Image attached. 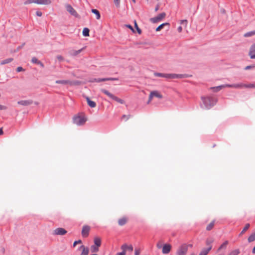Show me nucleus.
I'll list each match as a JSON object with an SVG mask.
<instances>
[{
    "mask_svg": "<svg viewBox=\"0 0 255 255\" xmlns=\"http://www.w3.org/2000/svg\"><path fill=\"white\" fill-rule=\"evenodd\" d=\"M201 100L203 104L201 105L202 108L205 109H210L218 102V99L213 96L202 97Z\"/></svg>",
    "mask_w": 255,
    "mask_h": 255,
    "instance_id": "f257e3e1",
    "label": "nucleus"
},
{
    "mask_svg": "<svg viewBox=\"0 0 255 255\" xmlns=\"http://www.w3.org/2000/svg\"><path fill=\"white\" fill-rule=\"evenodd\" d=\"M154 75L156 77H163L167 79H181L187 77L185 74H164L155 72Z\"/></svg>",
    "mask_w": 255,
    "mask_h": 255,
    "instance_id": "f03ea898",
    "label": "nucleus"
},
{
    "mask_svg": "<svg viewBox=\"0 0 255 255\" xmlns=\"http://www.w3.org/2000/svg\"><path fill=\"white\" fill-rule=\"evenodd\" d=\"M87 121L86 116L82 114L75 115L73 118V123L78 126L84 125Z\"/></svg>",
    "mask_w": 255,
    "mask_h": 255,
    "instance_id": "7ed1b4c3",
    "label": "nucleus"
},
{
    "mask_svg": "<svg viewBox=\"0 0 255 255\" xmlns=\"http://www.w3.org/2000/svg\"><path fill=\"white\" fill-rule=\"evenodd\" d=\"M188 250V245L183 244L180 246L177 250L176 255H186Z\"/></svg>",
    "mask_w": 255,
    "mask_h": 255,
    "instance_id": "20e7f679",
    "label": "nucleus"
},
{
    "mask_svg": "<svg viewBox=\"0 0 255 255\" xmlns=\"http://www.w3.org/2000/svg\"><path fill=\"white\" fill-rule=\"evenodd\" d=\"M101 91L106 95L107 96L111 98L112 99L114 100L115 101H117V102L120 103V104H124V101L122 99H121L119 98L118 97L115 96L110 92H109L108 90H105L104 89H101Z\"/></svg>",
    "mask_w": 255,
    "mask_h": 255,
    "instance_id": "39448f33",
    "label": "nucleus"
},
{
    "mask_svg": "<svg viewBox=\"0 0 255 255\" xmlns=\"http://www.w3.org/2000/svg\"><path fill=\"white\" fill-rule=\"evenodd\" d=\"M55 83L57 84H61L63 85H69L70 86L78 85L80 83V82L78 81H70L69 80H57L55 81Z\"/></svg>",
    "mask_w": 255,
    "mask_h": 255,
    "instance_id": "423d86ee",
    "label": "nucleus"
},
{
    "mask_svg": "<svg viewBox=\"0 0 255 255\" xmlns=\"http://www.w3.org/2000/svg\"><path fill=\"white\" fill-rule=\"evenodd\" d=\"M65 7L67 11L69 12L72 15L74 16L76 18H80V16L79 14L70 4H67L66 5Z\"/></svg>",
    "mask_w": 255,
    "mask_h": 255,
    "instance_id": "0eeeda50",
    "label": "nucleus"
},
{
    "mask_svg": "<svg viewBox=\"0 0 255 255\" xmlns=\"http://www.w3.org/2000/svg\"><path fill=\"white\" fill-rule=\"evenodd\" d=\"M166 16V13L165 12H162L158 14L157 16L151 18L150 19V21L153 23H155L160 21H161L162 19H163Z\"/></svg>",
    "mask_w": 255,
    "mask_h": 255,
    "instance_id": "6e6552de",
    "label": "nucleus"
},
{
    "mask_svg": "<svg viewBox=\"0 0 255 255\" xmlns=\"http://www.w3.org/2000/svg\"><path fill=\"white\" fill-rule=\"evenodd\" d=\"M155 97L158 98H162V96L157 91H151L150 93L149 96V99L147 101V103L148 104L150 103L153 97Z\"/></svg>",
    "mask_w": 255,
    "mask_h": 255,
    "instance_id": "1a4fd4ad",
    "label": "nucleus"
},
{
    "mask_svg": "<svg viewBox=\"0 0 255 255\" xmlns=\"http://www.w3.org/2000/svg\"><path fill=\"white\" fill-rule=\"evenodd\" d=\"M67 231L62 228H58L55 229L53 232V235L62 236L67 233Z\"/></svg>",
    "mask_w": 255,
    "mask_h": 255,
    "instance_id": "9d476101",
    "label": "nucleus"
},
{
    "mask_svg": "<svg viewBox=\"0 0 255 255\" xmlns=\"http://www.w3.org/2000/svg\"><path fill=\"white\" fill-rule=\"evenodd\" d=\"M172 248L171 245L169 244H164L162 248V252L163 254H167L170 253Z\"/></svg>",
    "mask_w": 255,
    "mask_h": 255,
    "instance_id": "9b49d317",
    "label": "nucleus"
},
{
    "mask_svg": "<svg viewBox=\"0 0 255 255\" xmlns=\"http://www.w3.org/2000/svg\"><path fill=\"white\" fill-rule=\"evenodd\" d=\"M90 228L88 226H84L82 230V235L84 237H87L89 235Z\"/></svg>",
    "mask_w": 255,
    "mask_h": 255,
    "instance_id": "f8f14e48",
    "label": "nucleus"
},
{
    "mask_svg": "<svg viewBox=\"0 0 255 255\" xmlns=\"http://www.w3.org/2000/svg\"><path fill=\"white\" fill-rule=\"evenodd\" d=\"M245 86V84L243 83H238V84H227V86L229 88H233L236 89H242L244 88Z\"/></svg>",
    "mask_w": 255,
    "mask_h": 255,
    "instance_id": "ddd939ff",
    "label": "nucleus"
},
{
    "mask_svg": "<svg viewBox=\"0 0 255 255\" xmlns=\"http://www.w3.org/2000/svg\"><path fill=\"white\" fill-rule=\"evenodd\" d=\"M33 103L32 101L31 100H21L17 102V104L23 106H27L30 105Z\"/></svg>",
    "mask_w": 255,
    "mask_h": 255,
    "instance_id": "4468645a",
    "label": "nucleus"
},
{
    "mask_svg": "<svg viewBox=\"0 0 255 255\" xmlns=\"http://www.w3.org/2000/svg\"><path fill=\"white\" fill-rule=\"evenodd\" d=\"M80 250H82V253L80 255H88L89 253V248L85 247L84 245L80 246Z\"/></svg>",
    "mask_w": 255,
    "mask_h": 255,
    "instance_id": "2eb2a0df",
    "label": "nucleus"
},
{
    "mask_svg": "<svg viewBox=\"0 0 255 255\" xmlns=\"http://www.w3.org/2000/svg\"><path fill=\"white\" fill-rule=\"evenodd\" d=\"M249 55L251 59H255V43L251 47Z\"/></svg>",
    "mask_w": 255,
    "mask_h": 255,
    "instance_id": "dca6fc26",
    "label": "nucleus"
},
{
    "mask_svg": "<svg viewBox=\"0 0 255 255\" xmlns=\"http://www.w3.org/2000/svg\"><path fill=\"white\" fill-rule=\"evenodd\" d=\"M121 249L126 253V251L128 250L130 252L133 251V247L132 245H127V244H124L121 247Z\"/></svg>",
    "mask_w": 255,
    "mask_h": 255,
    "instance_id": "f3484780",
    "label": "nucleus"
},
{
    "mask_svg": "<svg viewBox=\"0 0 255 255\" xmlns=\"http://www.w3.org/2000/svg\"><path fill=\"white\" fill-rule=\"evenodd\" d=\"M51 3V0H35V3L38 4L48 5Z\"/></svg>",
    "mask_w": 255,
    "mask_h": 255,
    "instance_id": "a211bd4d",
    "label": "nucleus"
},
{
    "mask_svg": "<svg viewBox=\"0 0 255 255\" xmlns=\"http://www.w3.org/2000/svg\"><path fill=\"white\" fill-rule=\"evenodd\" d=\"M83 50V48H81L78 50L72 49L69 52V53L72 56H76L78 55L79 53H80Z\"/></svg>",
    "mask_w": 255,
    "mask_h": 255,
    "instance_id": "6ab92c4d",
    "label": "nucleus"
},
{
    "mask_svg": "<svg viewBox=\"0 0 255 255\" xmlns=\"http://www.w3.org/2000/svg\"><path fill=\"white\" fill-rule=\"evenodd\" d=\"M226 87H228L227 84H224V85H222L218 86L215 87H211V89H212L214 92H218L220 90H221L222 89L226 88Z\"/></svg>",
    "mask_w": 255,
    "mask_h": 255,
    "instance_id": "aec40b11",
    "label": "nucleus"
},
{
    "mask_svg": "<svg viewBox=\"0 0 255 255\" xmlns=\"http://www.w3.org/2000/svg\"><path fill=\"white\" fill-rule=\"evenodd\" d=\"M88 105L91 108H95L96 106V104L95 102L91 101L88 97L86 98Z\"/></svg>",
    "mask_w": 255,
    "mask_h": 255,
    "instance_id": "412c9836",
    "label": "nucleus"
},
{
    "mask_svg": "<svg viewBox=\"0 0 255 255\" xmlns=\"http://www.w3.org/2000/svg\"><path fill=\"white\" fill-rule=\"evenodd\" d=\"M212 246L209 247L208 249H204L200 253L199 255H207L209 251L211 250Z\"/></svg>",
    "mask_w": 255,
    "mask_h": 255,
    "instance_id": "4be33fe9",
    "label": "nucleus"
},
{
    "mask_svg": "<svg viewBox=\"0 0 255 255\" xmlns=\"http://www.w3.org/2000/svg\"><path fill=\"white\" fill-rule=\"evenodd\" d=\"M94 244L95 246L99 247L101 245V240L99 237H95L94 238Z\"/></svg>",
    "mask_w": 255,
    "mask_h": 255,
    "instance_id": "5701e85b",
    "label": "nucleus"
},
{
    "mask_svg": "<svg viewBox=\"0 0 255 255\" xmlns=\"http://www.w3.org/2000/svg\"><path fill=\"white\" fill-rule=\"evenodd\" d=\"M12 61H13V58H7V59H6L2 60L0 62V64L1 65H4V64L9 63L11 62Z\"/></svg>",
    "mask_w": 255,
    "mask_h": 255,
    "instance_id": "b1692460",
    "label": "nucleus"
},
{
    "mask_svg": "<svg viewBox=\"0 0 255 255\" xmlns=\"http://www.w3.org/2000/svg\"><path fill=\"white\" fill-rule=\"evenodd\" d=\"M91 11H92V13H93L96 14V18L97 19H99L100 18L101 15H100V13L99 11L97 9H92L91 10Z\"/></svg>",
    "mask_w": 255,
    "mask_h": 255,
    "instance_id": "393cba45",
    "label": "nucleus"
},
{
    "mask_svg": "<svg viewBox=\"0 0 255 255\" xmlns=\"http://www.w3.org/2000/svg\"><path fill=\"white\" fill-rule=\"evenodd\" d=\"M169 25V23H167V22L162 23V24H160L159 26H158L156 28V31H160L161 29H162V28H163V27H164L165 25Z\"/></svg>",
    "mask_w": 255,
    "mask_h": 255,
    "instance_id": "a878e982",
    "label": "nucleus"
},
{
    "mask_svg": "<svg viewBox=\"0 0 255 255\" xmlns=\"http://www.w3.org/2000/svg\"><path fill=\"white\" fill-rule=\"evenodd\" d=\"M228 243H229L228 241H225L223 244H222L221 245V246L218 249V251H219L220 250H221L223 249H226Z\"/></svg>",
    "mask_w": 255,
    "mask_h": 255,
    "instance_id": "bb28decb",
    "label": "nucleus"
},
{
    "mask_svg": "<svg viewBox=\"0 0 255 255\" xmlns=\"http://www.w3.org/2000/svg\"><path fill=\"white\" fill-rule=\"evenodd\" d=\"M83 35L84 36H88L89 35V29L88 28H84L83 30Z\"/></svg>",
    "mask_w": 255,
    "mask_h": 255,
    "instance_id": "cd10ccee",
    "label": "nucleus"
},
{
    "mask_svg": "<svg viewBox=\"0 0 255 255\" xmlns=\"http://www.w3.org/2000/svg\"><path fill=\"white\" fill-rule=\"evenodd\" d=\"M127 222V220L125 218H122L119 220L118 223L120 226L124 225Z\"/></svg>",
    "mask_w": 255,
    "mask_h": 255,
    "instance_id": "c85d7f7f",
    "label": "nucleus"
},
{
    "mask_svg": "<svg viewBox=\"0 0 255 255\" xmlns=\"http://www.w3.org/2000/svg\"><path fill=\"white\" fill-rule=\"evenodd\" d=\"M255 241V233L251 235L248 238V242H252Z\"/></svg>",
    "mask_w": 255,
    "mask_h": 255,
    "instance_id": "c756f323",
    "label": "nucleus"
},
{
    "mask_svg": "<svg viewBox=\"0 0 255 255\" xmlns=\"http://www.w3.org/2000/svg\"><path fill=\"white\" fill-rule=\"evenodd\" d=\"M91 252L92 253H96V252H98V251H99V247L96 246H95V245H92L91 247Z\"/></svg>",
    "mask_w": 255,
    "mask_h": 255,
    "instance_id": "7c9ffc66",
    "label": "nucleus"
},
{
    "mask_svg": "<svg viewBox=\"0 0 255 255\" xmlns=\"http://www.w3.org/2000/svg\"><path fill=\"white\" fill-rule=\"evenodd\" d=\"M240 253L239 249H236L232 251L229 255H238Z\"/></svg>",
    "mask_w": 255,
    "mask_h": 255,
    "instance_id": "2f4dec72",
    "label": "nucleus"
},
{
    "mask_svg": "<svg viewBox=\"0 0 255 255\" xmlns=\"http://www.w3.org/2000/svg\"><path fill=\"white\" fill-rule=\"evenodd\" d=\"M250 226V225L249 224H247L242 231L240 234L239 236H240L243 234L249 228Z\"/></svg>",
    "mask_w": 255,
    "mask_h": 255,
    "instance_id": "473e14b6",
    "label": "nucleus"
},
{
    "mask_svg": "<svg viewBox=\"0 0 255 255\" xmlns=\"http://www.w3.org/2000/svg\"><path fill=\"white\" fill-rule=\"evenodd\" d=\"M255 34V31H252L246 33L244 34V36L246 37H250Z\"/></svg>",
    "mask_w": 255,
    "mask_h": 255,
    "instance_id": "72a5a7b5",
    "label": "nucleus"
},
{
    "mask_svg": "<svg viewBox=\"0 0 255 255\" xmlns=\"http://www.w3.org/2000/svg\"><path fill=\"white\" fill-rule=\"evenodd\" d=\"M214 226V221H212L206 227V230L208 231L211 230Z\"/></svg>",
    "mask_w": 255,
    "mask_h": 255,
    "instance_id": "f704fd0d",
    "label": "nucleus"
},
{
    "mask_svg": "<svg viewBox=\"0 0 255 255\" xmlns=\"http://www.w3.org/2000/svg\"><path fill=\"white\" fill-rule=\"evenodd\" d=\"M244 88H255V84H245Z\"/></svg>",
    "mask_w": 255,
    "mask_h": 255,
    "instance_id": "c9c22d12",
    "label": "nucleus"
},
{
    "mask_svg": "<svg viewBox=\"0 0 255 255\" xmlns=\"http://www.w3.org/2000/svg\"><path fill=\"white\" fill-rule=\"evenodd\" d=\"M113 1L117 7H120L121 0H113Z\"/></svg>",
    "mask_w": 255,
    "mask_h": 255,
    "instance_id": "e433bc0d",
    "label": "nucleus"
},
{
    "mask_svg": "<svg viewBox=\"0 0 255 255\" xmlns=\"http://www.w3.org/2000/svg\"><path fill=\"white\" fill-rule=\"evenodd\" d=\"M32 3H35V0H26L24 2L25 5L28 4Z\"/></svg>",
    "mask_w": 255,
    "mask_h": 255,
    "instance_id": "4c0bfd02",
    "label": "nucleus"
},
{
    "mask_svg": "<svg viewBox=\"0 0 255 255\" xmlns=\"http://www.w3.org/2000/svg\"><path fill=\"white\" fill-rule=\"evenodd\" d=\"M134 26L137 30V32L139 33V34H140L141 33V29L138 27L137 26V23L136 22V21H134Z\"/></svg>",
    "mask_w": 255,
    "mask_h": 255,
    "instance_id": "58836bf2",
    "label": "nucleus"
},
{
    "mask_svg": "<svg viewBox=\"0 0 255 255\" xmlns=\"http://www.w3.org/2000/svg\"><path fill=\"white\" fill-rule=\"evenodd\" d=\"M180 24L184 25L185 27H186L188 23V21L186 19L181 20L180 22Z\"/></svg>",
    "mask_w": 255,
    "mask_h": 255,
    "instance_id": "ea45409f",
    "label": "nucleus"
},
{
    "mask_svg": "<svg viewBox=\"0 0 255 255\" xmlns=\"http://www.w3.org/2000/svg\"><path fill=\"white\" fill-rule=\"evenodd\" d=\"M156 247L158 249L162 248V242L161 241H159L156 244Z\"/></svg>",
    "mask_w": 255,
    "mask_h": 255,
    "instance_id": "a19ab883",
    "label": "nucleus"
},
{
    "mask_svg": "<svg viewBox=\"0 0 255 255\" xmlns=\"http://www.w3.org/2000/svg\"><path fill=\"white\" fill-rule=\"evenodd\" d=\"M31 62L33 63H36V64H38V62H39V61L38 60V59L34 57L32 58L31 59Z\"/></svg>",
    "mask_w": 255,
    "mask_h": 255,
    "instance_id": "79ce46f5",
    "label": "nucleus"
},
{
    "mask_svg": "<svg viewBox=\"0 0 255 255\" xmlns=\"http://www.w3.org/2000/svg\"><path fill=\"white\" fill-rule=\"evenodd\" d=\"M213 242V240H207L206 241V245L207 246H210L209 247H210V246H211V245Z\"/></svg>",
    "mask_w": 255,
    "mask_h": 255,
    "instance_id": "37998d69",
    "label": "nucleus"
},
{
    "mask_svg": "<svg viewBox=\"0 0 255 255\" xmlns=\"http://www.w3.org/2000/svg\"><path fill=\"white\" fill-rule=\"evenodd\" d=\"M125 26L130 29L133 32H135V31L131 25L129 24H126L125 25Z\"/></svg>",
    "mask_w": 255,
    "mask_h": 255,
    "instance_id": "c03bdc74",
    "label": "nucleus"
},
{
    "mask_svg": "<svg viewBox=\"0 0 255 255\" xmlns=\"http://www.w3.org/2000/svg\"><path fill=\"white\" fill-rule=\"evenodd\" d=\"M56 58L59 61H62L64 60V58L61 55H57Z\"/></svg>",
    "mask_w": 255,
    "mask_h": 255,
    "instance_id": "a18cd8bd",
    "label": "nucleus"
},
{
    "mask_svg": "<svg viewBox=\"0 0 255 255\" xmlns=\"http://www.w3.org/2000/svg\"><path fill=\"white\" fill-rule=\"evenodd\" d=\"M118 80V79L117 78H107L106 81H115Z\"/></svg>",
    "mask_w": 255,
    "mask_h": 255,
    "instance_id": "49530a36",
    "label": "nucleus"
},
{
    "mask_svg": "<svg viewBox=\"0 0 255 255\" xmlns=\"http://www.w3.org/2000/svg\"><path fill=\"white\" fill-rule=\"evenodd\" d=\"M24 71V69H23V68L22 67H18L16 68V71L17 72H21V71Z\"/></svg>",
    "mask_w": 255,
    "mask_h": 255,
    "instance_id": "de8ad7c7",
    "label": "nucleus"
},
{
    "mask_svg": "<svg viewBox=\"0 0 255 255\" xmlns=\"http://www.w3.org/2000/svg\"><path fill=\"white\" fill-rule=\"evenodd\" d=\"M81 243H82L81 240H78V241H75L73 244V246L75 247L77 244H81Z\"/></svg>",
    "mask_w": 255,
    "mask_h": 255,
    "instance_id": "09e8293b",
    "label": "nucleus"
},
{
    "mask_svg": "<svg viewBox=\"0 0 255 255\" xmlns=\"http://www.w3.org/2000/svg\"><path fill=\"white\" fill-rule=\"evenodd\" d=\"M106 81V78H98V82Z\"/></svg>",
    "mask_w": 255,
    "mask_h": 255,
    "instance_id": "8fccbe9b",
    "label": "nucleus"
},
{
    "mask_svg": "<svg viewBox=\"0 0 255 255\" xmlns=\"http://www.w3.org/2000/svg\"><path fill=\"white\" fill-rule=\"evenodd\" d=\"M36 14L38 16H41L42 15V13L40 11H37L36 12Z\"/></svg>",
    "mask_w": 255,
    "mask_h": 255,
    "instance_id": "3c124183",
    "label": "nucleus"
},
{
    "mask_svg": "<svg viewBox=\"0 0 255 255\" xmlns=\"http://www.w3.org/2000/svg\"><path fill=\"white\" fill-rule=\"evenodd\" d=\"M140 254V251L139 250H138V249H135V255H139Z\"/></svg>",
    "mask_w": 255,
    "mask_h": 255,
    "instance_id": "603ef678",
    "label": "nucleus"
},
{
    "mask_svg": "<svg viewBox=\"0 0 255 255\" xmlns=\"http://www.w3.org/2000/svg\"><path fill=\"white\" fill-rule=\"evenodd\" d=\"M177 30L179 32H181L182 31V27L181 26H179L177 28Z\"/></svg>",
    "mask_w": 255,
    "mask_h": 255,
    "instance_id": "864d4df0",
    "label": "nucleus"
},
{
    "mask_svg": "<svg viewBox=\"0 0 255 255\" xmlns=\"http://www.w3.org/2000/svg\"><path fill=\"white\" fill-rule=\"evenodd\" d=\"M6 109V108L5 106L0 105V110H5Z\"/></svg>",
    "mask_w": 255,
    "mask_h": 255,
    "instance_id": "5fc2aeb1",
    "label": "nucleus"
},
{
    "mask_svg": "<svg viewBox=\"0 0 255 255\" xmlns=\"http://www.w3.org/2000/svg\"><path fill=\"white\" fill-rule=\"evenodd\" d=\"M126 253L123 251L121 253H119L117 254V255H126Z\"/></svg>",
    "mask_w": 255,
    "mask_h": 255,
    "instance_id": "6e6d98bb",
    "label": "nucleus"
},
{
    "mask_svg": "<svg viewBox=\"0 0 255 255\" xmlns=\"http://www.w3.org/2000/svg\"><path fill=\"white\" fill-rule=\"evenodd\" d=\"M37 64L39 65L41 67H44L43 64L41 62H40V61H39V62H38Z\"/></svg>",
    "mask_w": 255,
    "mask_h": 255,
    "instance_id": "4d7b16f0",
    "label": "nucleus"
},
{
    "mask_svg": "<svg viewBox=\"0 0 255 255\" xmlns=\"http://www.w3.org/2000/svg\"><path fill=\"white\" fill-rule=\"evenodd\" d=\"M252 68V66H247L245 68V70H249Z\"/></svg>",
    "mask_w": 255,
    "mask_h": 255,
    "instance_id": "13d9d810",
    "label": "nucleus"
},
{
    "mask_svg": "<svg viewBox=\"0 0 255 255\" xmlns=\"http://www.w3.org/2000/svg\"><path fill=\"white\" fill-rule=\"evenodd\" d=\"M92 82H98V78L93 79L91 81Z\"/></svg>",
    "mask_w": 255,
    "mask_h": 255,
    "instance_id": "bf43d9fd",
    "label": "nucleus"
},
{
    "mask_svg": "<svg viewBox=\"0 0 255 255\" xmlns=\"http://www.w3.org/2000/svg\"><path fill=\"white\" fill-rule=\"evenodd\" d=\"M159 4H157L155 8V11H157L159 9Z\"/></svg>",
    "mask_w": 255,
    "mask_h": 255,
    "instance_id": "052dcab7",
    "label": "nucleus"
},
{
    "mask_svg": "<svg viewBox=\"0 0 255 255\" xmlns=\"http://www.w3.org/2000/svg\"><path fill=\"white\" fill-rule=\"evenodd\" d=\"M3 133L2 130L1 128H0V135L2 134Z\"/></svg>",
    "mask_w": 255,
    "mask_h": 255,
    "instance_id": "680f3d73",
    "label": "nucleus"
},
{
    "mask_svg": "<svg viewBox=\"0 0 255 255\" xmlns=\"http://www.w3.org/2000/svg\"><path fill=\"white\" fill-rule=\"evenodd\" d=\"M126 117H127V119H128V118H129V116H126V115H124V116H123V118H126Z\"/></svg>",
    "mask_w": 255,
    "mask_h": 255,
    "instance_id": "e2e57ef3",
    "label": "nucleus"
},
{
    "mask_svg": "<svg viewBox=\"0 0 255 255\" xmlns=\"http://www.w3.org/2000/svg\"><path fill=\"white\" fill-rule=\"evenodd\" d=\"M188 245V247H192V245L191 244H189V245Z\"/></svg>",
    "mask_w": 255,
    "mask_h": 255,
    "instance_id": "0e129e2a",
    "label": "nucleus"
},
{
    "mask_svg": "<svg viewBox=\"0 0 255 255\" xmlns=\"http://www.w3.org/2000/svg\"><path fill=\"white\" fill-rule=\"evenodd\" d=\"M132 1L134 2V3H135V0H132Z\"/></svg>",
    "mask_w": 255,
    "mask_h": 255,
    "instance_id": "69168bd1",
    "label": "nucleus"
},
{
    "mask_svg": "<svg viewBox=\"0 0 255 255\" xmlns=\"http://www.w3.org/2000/svg\"><path fill=\"white\" fill-rule=\"evenodd\" d=\"M21 47H22V46H19V47H18V49H20Z\"/></svg>",
    "mask_w": 255,
    "mask_h": 255,
    "instance_id": "338daca9",
    "label": "nucleus"
},
{
    "mask_svg": "<svg viewBox=\"0 0 255 255\" xmlns=\"http://www.w3.org/2000/svg\"><path fill=\"white\" fill-rule=\"evenodd\" d=\"M191 255H195L194 254H192Z\"/></svg>",
    "mask_w": 255,
    "mask_h": 255,
    "instance_id": "774afa93",
    "label": "nucleus"
}]
</instances>
